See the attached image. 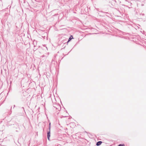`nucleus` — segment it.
<instances>
[{
	"instance_id": "nucleus-5",
	"label": "nucleus",
	"mask_w": 146,
	"mask_h": 146,
	"mask_svg": "<svg viewBox=\"0 0 146 146\" xmlns=\"http://www.w3.org/2000/svg\"><path fill=\"white\" fill-rule=\"evenodd\" d=\"M50 128H51V123H50L49 125V127H48V129L49 130H50Z\"/></svg>"
},
{
	"instance_id": "nucleus-3",
	"label": "nucleus",
	"mask_w": 146,
	"mask_h": 146,
	"mask_svg": "<svg viewBox=\"0 0 146 146\" xmlns=\"http://www.w3.org/2000/svg\"><path fill=\"white\" fill-rule=\"evenodd\" d=\"M102 143V141H98L96 143V145L97 146H100L101 145Z\"/></svg>"
},
{
	"instance_id": "nucleus-7",
	"label": "nucleus",
	"mask_w": 146,
	"mask_h": 146,
	"mask_svg": "<svg viewBox=\"0 0 146 146\" xmlns=\"http://www.w3.org/2000/svg\"><path fill=\"white\" fill-rule=\"evenodd\" d=\"M15 106V105H14V107H13V108H14V107Z\"/></svg>"
},
{
	"instance_id": "nucleus-1",
	"label": "nucleus",
	"mask_w": 146,
	"mask_h": 146,
	"mask_svg": "<svg viewBox=\"0 0 146 146\" xmlns=\"http://www.w3.org/2000/svg\"><path fill=\"white\" fill-rule=\"evenodd\" d=\"M50 130H49L47 132V135L48 139V140L50 141Z\"/></svg>"
},
{
	"instance_id": "nucleus-8",
	"label": "nucleus",
	"mask_w": 146,
	"mask_h": 146,
	"mask_svg": "<svg viewBox=\"0 0 146 146\" xmlns=\"http://www.w3.org/2000/svg\"><path fill=\"white\" fill-rule=\"evenodd\" d=\"M65 47V46H64V48H62V49H63Z\"/></svg>"
},
{
	"instance_id": "nucleus-2",
	"label": "nucleus",
	"mask_w": 146,
	"mask_h": 146,
	"mask_svg": "<svg viewBox=\"0 0 146 146\" xmlns=\"http://www.w3.org/2000/svg\"><path fill=\"white\" fill-rule=\"evenodd\" d=\"M73 38V37L72 35H70V37L69 38L68 41L67 42L66 44L67 45L68 44V43Z\"/></svg>"
},
{
	"instance_id": "nucleus-6",
	"label": "nucleus",
	"mask_w": 146,
	"mask_h": 146,
	"mask_svg": "<svg viewBox=\"0 0 146 146\" xmlns=\"http://www.w3.org/2000/svg\"><path fill=\"white\" fill-rule=\"evenodd\" d=\"M101 12H102V13H106V14H109L107 12H103L102 11H101Z\"/></svg>"
},
{
	"instance_id": "nucleus-9",
	"label": "nucleus",
	"mask_w": 146,
	"mask_h": 146,
	"mask_svg": "<svg viewBox=\"0 0 146 146\" xmlns=\"http://www.w3.org/2000/svg\"><path fill=\"white\" fill-rule=\"evenodd\" d=\"M12 108V107H11V109Z\"/></svg>"
},
{
	"instance_id": "nucleus-4",
	"label": "nucleus",
	"mask_w": 146,
	"mask_h": 146,
	"mask_svg": "<svg viewBox=\"0 0 146 146\" xmlns=\"http://www.w3.org/2000/svg\"><path fill=\"white\" fill-rule=\"evenodd\" d=\"M19 109H20V110H21V111H25L24 108V107H19Z\"/></svg>"
}]
</instances>
